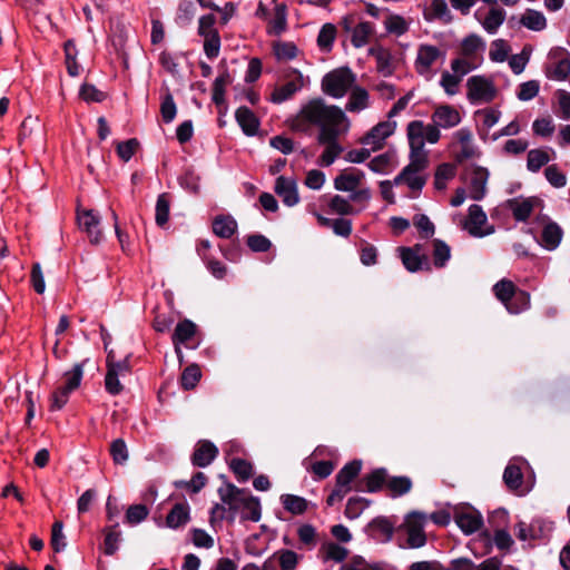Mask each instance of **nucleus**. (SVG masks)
I'll return each mask as SVG.
<instances>
[{
	"label": "nucleus",
	"instance_id": "nucleus-26",
	"mask_svg": "<svg viewBox=\"0 0 570 570\" xmlns=\"http://www.w3.org/2000/svg\"><path fill=\"white\" fill-rule=\"evenodd\" d=\"M505 207L512 212L515 220L525 222L533 210V200L511 198L505 202Z\"/></svg>",
	"mask_w": 570,
	"mask_h": 570
},
{
	"label": "nucleus",
	"instance_id": "nucleus-64",
	"mask_svg": "<svg viewBox=\"0 0 570 570\" xmlns=\"http://www.w3.org/2000/svg\"><path fill=\"white\" fill-rule=\"evenodd\" d=\"M413 225L419 229L423 238H430L435 233V226L424 214H417L413 218Z\"/></svg>",
	"mask_w": 570,
	"mask_h": 570
},
{
	"label": "nucleus",
	"instance_id": "nucleus-35",
	"mask_svg": "<svg viewBox=\"0 0 570 570\" xmlns=\"http://www.w3.org/2000/svg\"><path fill=\"white\" fill-rule=\"evenodd\" d=\"M432 257L433 265L436 268H443L451 258V248L442 239L435 238L432 240Z\"/></svg>",
	"mask_w": 570,
	"mask_h": 570
},
{
	"label": "nucleus",
	"instance_id": "nucleus-25",
	"mask_svg": "<svg viewBox=\"0 0 570 570\" xmlns=\"http://www.w3.org/2000/svg\"><path fill=\"white\" fill-rule=\"evenodd\" d=\"M387 475V470L384 468L373 470L361 480V484L364 485V488L360 490H365L370 493L380 491L383 485L386 487Z\"/></svg>",
	"mask_w": 570,
	"mask_h": 570
},
{
	"label": "nucleus",
	"instance_id": "nucleus-47",
	"mask_svg": "<svg viewBox=\"0 0 570 570\" xmlns=\"http://www.w3.org/2000/svg\"><path fill=\"white\" fill-rule=\"evenodd\" d=\"M87 362L85 360L83 362L77 363L73 365V367L70 371L65 372L63 379L65 383L62 386H65V390L75 391L79 387L82 376H83V365Z\"/></svg>",
	"mask_w": 570,
	"mask_h": 570
},
{
	"label": "nucleus",
	"instance_id": "nucleus-36",
	"mask_svg": "<svg viewBox=\"0 0 570 570\" xmlns=\"http://www.w3.org/2000/svg\"><path fill=\"white\" fill-rule=\"evenodd\" d=\"M520 23L532 31H542L547 27V19L540 11L527 9L520 19Z\"/></svg>",
	"mask_w": 570,
	"mask_h": 570
},
{
	"label": "nucleus",
	"instance_id": "nucleus-29",
	"mask_svg": "<svg viewBox=\"0 0 570 570\" xmlns=\"http://www.w3.org/2000/svg\"><path fill=\"white\" fill-rule=\"evenodd\" d=\"M102 532L105 534L104 553L106 556H114L119 549V543L121 541V531L119 530V523L116 522L112 525L104 528Z\"/></svg>",
	"mask_w": 570,
	"mask_h": 570
},
{
	"label": "nucleus",
	"instance_id": "nucleus-50",
	"mask_svg": "<svg viewBox=\"0 0 570 570\" xmlns=\"http://www.w3.org/2000/svg\"><path fill=\"white\" fill-rule=\"evenodd\" d=\"M530 306V295L525 291L518 289L514 292L513 298L504 306L511 314H519Z\"/></svg>",
	"mask_w": 570,
	"mask_h": 570
},
{
	"label": "nucleus",
	"instance_id": "nucleus-60",
	"mask_svg": "<svg viewBox=\"0 0 570 570\" xmlns=\"http://www.w3.org/2000/svg\"><path fill=\"white\" fill-rule=\"evenodd\" d=\"M340 570H384V568L380 563H368L361 556H354L347 563L342 564Z\"/></svg>",
	"mask_w": 570,
	"mask_h": 570
},
{
	"label": "nucleus",
	"instance_id": "nucleus-45",
	"mask_svg": "<svg viewBox=\"0 0 570 570\" xmlns=\"http://www.w3.org/2000/svg\"><path fill=\"white\" fill-rule=\"evenodd\" d=\"M232 82V77L227 70H224L219 73V76L215 79L213 85V96L212 99L214 104L222 105L225 101V88L227 85Z\"/></svg>",
	"mask_w": 570,
	"mask_h": 570
},
{
	"label": "nucleus",
	"instance_id": "nucleus-19",
	"mask_svg": "<svg viewBox=\"0 0 570 570\" xmlns=\"http://www.w3.org/2000/svg\"><path fill=\"white\" fill-rule=\"evenodd\" d=\"M366 532L379 542H389L393 537L394 525L387 518L377 517L367 524Z\"/></svg>",
	"mask_w": 570,
	"mask_h": 570
},
{
	"label": "nucleus",
	"instance_id": "nucleus-1",
	"mask_svg": "<svg viewBox=\"0 0 570 570\" xmlns=\"http://www.w3.org/2000/svg\"><path fill=\"white\" fill-rule=\"evenodd\" d=\"M294 131L311 134L318 129L316 140L325 148L320 156V165L328 167L340 157L344 148L338 138L348 132L351 121L344 110L327 105L322 98H313L302 105L299 111L288 120Z\"/></svg>",
	"mask_w": 570,
	"mask_h": 570
},
{
	"label": "nucleus",
	"instance_id": "nucleus-18",
	"mask_svg": "<svg viewBox=\"0 0 570 570\" xmlns=\"http://www.w3.org/2000/svg\"><path fill=\"white\" fill-rule=\"evenodd\" d=\"M218 455V448L208 440H200L191 455V463L197 468L208 466Z\"/></svg>",
	"mask_w": 570,
	"mask_h": 570
},
{
	"label": "nucleus",
	"instance_id": "nucleus-57",
	"mask_svg": "<svg viewBox=\"0 0 570 570\" xmlns=\"http://www.w3.org/2000/svg\"><path fill=\"white\" fill-rule=\"evenodd\" d=\"M149 514V510L145 504H132L128 507L125 520L130 525H137L145 521Z\"/></svg>",
	"mask_w": 570,
	"mask_h": 570
},
{
	"label": "nucleus",
	"instance_id": "nucleus-9",
	"mask_svg": "<svg viewBox=\"0 0 570 570\" xmlns=\"http://www.w3.org/2000/svg\"><path fill=\"white\" fill-rule=\"evenodd\" d=\"M488 217L480 205L473 204L469 207L468 218L464 228L473 237H484L494 233V226L490 225L485 229L482 227L487 224Z\"/></svg>",
	"mask_w": 570,
	"mask_h": 570
},
{
	"label": "nucleus",
	"instance_id": "nucleus-21",
	"mask_svg": "<svg viewBox=\"0 0 570 570\" xmlns=\"http://www.w3.org/2000/svg\"><path fill=\"white\" fill-rule=\"evenodd\" d=\"M262 518V507L259 499L249 494L244 489V494L242 495V508H240V519L242 521H252L258 522Z\"/></svg>",
	"mask_w": 570,
	"mask_h": 570
},
{
	"label": "nucleus",
	"instance_id": "nucleus-52",
	"mask_svg": "<svg viewBox=\"0 0 570 570\" xmlns=\"http://www.w3.org/2000/svg\"><path fill=\"white\" fill-rule=\"evenodd\" d=\"M371 504V501L362 497H352L348 499L345 508L347 519H357L362 512Z\"/></svg>",
	"mask_w": 570,
	"mask_h": 570
},
{
	"label": "nucleus",
	"instance_id": "nucleus-4",
	"mask_svg": "<svg viewBox=\"0 0 570 570\" xmlns=\"http://www.w3.org/2000/svg\"><path fill=\"white\" fill-rule=\"evenodd\" d=\"M355 75L348 67L327 72L322 79V90L333 98H342L353 87Z\"/></svg>",
	"mask_w": 570,
	"mask_h": 570
},
{
	"label": "nucleus",
	"instance_id": "nucleus-2",
	"mask_svg": "<svg viewBox=\"0 0 570 570\" xmlns=\"http://www.w3.org/2000/svg\"><path fill=\"white\" fill-rule=\"evenodd\" d=\"M406 135L410 145V158L422 160L428 166V153L424 150L425 142L436 144L441 138V131L434 124L425 125L422 120H413L407 124Z\"/></svg>",
	"mask_w": 570,
	"mask_h": 570
},
{
	"label": "nucleus",
	"instance_id": "nucleus-16",
	"mask_svg": "<svg viewBox=\"0 0 570 570\" xmlns=\"http://www.w3.org/2000/svg\"><path fill=\"white\" fill-rule=\"evenodd\" d=\"M365 174L356 168L342 170L333 181L334 188L338 191L353 193L364 179Z\"/></svg>",
	"mask_w": 570,
	"mask_h": 570
},
{
	"label": "nucleus",
	"instance_id": "nucleus-39",
	"mask_svg": "<svg viewBox=\"0 0 570 570\" xmlns=\"http://www.w3.org/2000/svg\"><path fill=\"white\" fill-rule=\"evenodd\" d=\"M370 55L376 60V69L384 76H390L393 72L392 69V56L389 50L384 48H371Z\"/></svg>",
	"mask_w": 570,
	"mask_h": 570
},
{
	"label": "nucleus",
	"instance_id": "nucleus-59",
	"mask_svg": "<svg viewBox=\"0 0 570 570\" xmlns=\"http://www.w3.org/2000/svg\"><path fill=\"white\" fill-rule=\"evenodd\" d=\"M170 202L167 194H160L156 202V224L164 226L169 219Z\"/></svg>",
	"mask_w": 570,
	"mask_h": 570
},
{
	"label": "nucleus",
	"instance_id": "nucleus-6",
	"mask_svg": "<svg viewBox=\"0 0 570 570\" xmlns=\"http://www.w3.org/2000/svg\"><path fill=\"white\" fill-rule=\"evenodd\" d=\"M468 99L471 104L490 102L494 99L497 90L491 80L483 76H472L466 81Z\"/></svg>",
	"mask_w": 570,
	"mask_h": 570
},
{
	"label": "nucleus",
	"instance_id": "nucleus-43",
	"mask_svg": "<svg viewBox=\"0 0 570 570\" xmlns=\"http://www.w3.org/2000/svg\"><path fill=\"white\" fill-rule=\"evenodd\" d=\"M455 166L450 163H443L438 166L434 175V187L438 190H443L446 188L448 180L452 179L455 176Z\"/></svg>",
	"mask_w": 570,
	"mask_h": 570
},
{
	"label": "nucleus",
	"instance_id": "nucleus-17",
	"mask_svg": "<svg viewBox=\"0 0 570 570\" xmlns=\"http://www.w3.org/2000/svg\"><path fill=\"white\" fill-rule=\"evenodd\" d=\"M442 56L441 50L432 45H421L417 50L415 69L421 76L430 72L431 67Z\"/></svg>",
	"mask_w": 570,
	"mask_h": 570
},
{
	"label": "nucleus",
	"instance_id": "nucleus-27",
	"mask_svg": "<svg viewBox=\"0 0 570 570\" xmlns=\"http://www.w3.org/2000/svg\"><path fill=\"white\" fill-rule=\"evenodd\" d=\"M237 230V222L230 215H218L213 220V232L220 238H230Z\"/></svg>",
	"mask_w": 570,
	"mask_h": 570
},
{
	"label": "nucleus",
	"instance_id": "nucleus-63",
	"mask_svg": "<svg viewBox=\"0 0 570 570\" xmlns=\"http://www.w3.org/2000/svg\"><path fill=\"white\" fill-rule=\"evenodd\" d=\"M274 556L278 557L282 570H294L298 563L299 557L293 550L282 549Z\"/></svg>",
	"mask_w": 570,
	"mask_h": 570
},
{
	"label": "nucleus",
	"instance_id": "nucleus-14",
	"mask_svg": "<svg viewBox=\"0 0 570 570\" xmlns=\"http://www.w3.org/2000/svg\"><path fill=\"white\" fill-rule=\"evenodd\" d=\"M274 190L282 198L284 205L288 207H293L299 202L297 183L294 178L278 176L275 180Z\"/></svg>",
	"mask_w": 570,
	"mask_h": 570
},
{
	"label": "nucleus",
	"instance_id": "nucleus-61",
	"mask_svg": "<svg viewBox=\"0 0 570 570\" xmlns=\"http://www.w3.org/2000/svg\"><path fill=\"white\" fill-rule=\"evenodd\" d=\"M110 454L115 464H125L129 458L126 442L122 439H116L110 445Z\"/></svg>",
	"mask_w": 570,
	"mask_h": 570
},
{
	"label": "nucleus",
	"instance_id": "nucleus-23",
	"mask_svg": "<svg viewBox=\"0 0 570 570\" xmlns=\"http://www.w3.org/2000/svg\"><path fill=\"white\" fill-rule=\"evenodd\" d=\"M370 107V95L366 89L360 86L351 88L348 101L345 105V110L348 112H361Z\"/></svg>",
	"mask_w": 570,
	"mask_h": 570
},
{
	"label": "nucleus",
	"instance_id": "nucleus-34",
	"mask_svg": "<svg viewBox=\"0 0 570 570\" xmlns=\"http://www.w3.org/2000/svg\"><path fill=\"white\" fill-rule=\"evenodd\" d=\"M362 461L353 460L346 463L336 474V483L344 488H351V482L360 474Z\"/></svg>",
	"mask_w": 570,
	"mask_h": 570
},
{
	"label": "nucleus",
	"instance_id": "nucleus-48",
	"mask_svg": "<svg viewBox=\"0 0 570 570\" xmlns=\"http://www.w3.org/2000/svg\"><path fill=\"white\" fill-rule=\"evenodd\" d=\"M65 58H66V67L67 71L71 77H76L80 73V66L77 63L76 57L78 55V50L73 40H67L63 46Z\"/></svg>",
	"mask_w": 570,
	"mask_h": 570
},
{
	"label": "nucleus",
	"instance_id": "nucleus-8",
	"mask_svg": "<svg viewBox=\"0 0 570 570\" xmlns=\"http://www.w3.org/2000/svg\"><path fill=\"white\" fill-rule=\"evenodd\" d=\"M286 78L288 79L286 83L274 89L271 97L272 102L282 104L287 101L305 86L304 76L297 69H288Z\"/></svg>",
	"mask_w": 570,
	"mask_h": 570
},
{
	"label": "nucleus",
	"instance_id": "nucleus-40",
	"mask_svg": "<svg viewBox=\"0 0 570 570\" xmlns=\"http://www.w3.org/2000/svg\"><path fill=\"white\" fill-rule=\"evenodd\" d=\"M281 502L286 511L295 515L303 514L308 507L306 499L295 494H282Z\"/></svg>",
	"mask_w": 570,
	"mask_h": 570
},
{
	"label": "nucleus",
	"instance_id": "nucleus-41",
	"mask_svg": "<svg viewBox=\"0 0 570 570\" xmlns=\"http://www.w3.org/2000/svg\"><path fill=\"white\" fill-rule=\"evenodd\" d=\"M505 20V11L501 8H491L487 17L483 21H481L483 29L490 33L494 35L500 26Z\"/></svg>",
	"mask_w": 570,
	"mask_h": 570
},
{
	"label": "nucleus",
	"instance_id": "nucleus-44",
	"mask_svg": "<svg viewBox=\"0 0 570 570\" xmlns=\"http://www.w3.org/2000/svg\"><path fill=\"white\" fill-rule=\"evenodd\" d=\"M395 158L394 151H385L383 154H380L375 156L371 161L367 164V167L373 171L377 174H383L389 170L393 166Z\"/></svg>",
	"mask_w": 570,
	"mask_h": 570
},
{
	"label": "nucleus",
	"instance_id": "nucleus-22",
	"mask_svg": "<svg viewBox=\"0 0 570 570\" xmlns=\"http://www.w3.org/2000/svg\"><path fill=\"white\" fill-rule=\"evenodd\" d=\"M235 118L246 136H254L259 129V120L247 107L242 106L235 112Z\"/></svg>",
	"mask_w": 570,
	"mask_h": 570
},
{
	"label": "nucleus",
	"instance_id": "nucleus-11",
	"mask_svg": "<svg viewBox=\"0 0 570 570\" xmlns=\"http://www.w3.org/2000/svg\"><path fill=\"white\" fill-rule=\"evenodd\" d=\"M563 229L548 216L542 217V230L538 244L544 249L552 252L557 249L562 240Z\"/></svg>",
	"mask_w": 570,
	"mask_h": 570
},
{
	"label": "nucleus",
	"instance_id": "nucleus-31",
	"mask_svg": "<svg viewBox=\"0 0 570 570\" xmlns=\"http://www.w3.org/2000/svg\"><path fill=\"white\" fill-rule=\"evenodd\" d=\"M413 483L409 476H387L386 480V489L389 491V497L399 498L412 490Z\"/></svg>",
	"mask_w": 570,
	"mask_h": 570
},
{
	"label": "nucleus",
	"instance_id": "nucleus-15",
	"mask_svg": "<svg viewBox=\"0 0 570 570\" xmlns=\"http://www.w3.org/2000/svg\"><path fill=\"white\" fill-rule=\"evenodd\" d=\"M431 119L434 126H438V129L453 128L462 120L459 110L450 105L438 106L433 111Z\"/></svg>",
	"mask_w": 570,
	"mask_h": 570
},
{
	"label": "nucleus",
	"instance_id": "nucleus-20",
	"mask_svg": "<svg viewBox=\"0 0 570 570\" xmlns=\"http://www.w3.org/2000/svg\"><path fill=\"white\" fill-rule=\"evenodd\" d=\"M454 520L458 527L465 533L471 534L480 530L483 524L482 517L474 510L462 509L455 512Z\"/></svg>",
	"mask_w": 570,
	"mask_h": 570
},
{
	"label": "nucleus",
	"instance_id": "nucleus-10",
	"mask_svg": "<svg viewBox=\"0 0 570 570\" xmlns=\"http://www.w3.org/2000/svg\"><path fill=\"white\" fill-rule=\"evenodd\" d=\"M394 121H381L361 138L363 146H368L373 151L381 149L385 140L394 132Z\"/></svg>",
	"mask_w": 570,
	"mask_h": 570
},
{
	"label": "nucleus",
	"instance_id": "nucleus-33",
	"mask_svg": "<svg viewBox=\"0 0 570 570\" xmlns=\"http://www.w3.org/2000/svg\"><path fill=\"white\" fill-rule=\"evenodd\" d=\"M374 33V26L368 21L356 24L351 33V42L355 48H362L368 43L370 37Z\"/></svg>",
	"mask_w": 570,
	"mask_h": 570
},
{
	"label": "nucleus",
	"instance_id": "nucleus-56",
	"mask_svg": "<svg viewBox=\"0 0 570 570\" xmlns=\"http://www.w3.org/2000/svg\"><path fill=\"white\" fill-rule=\"evenodd\" d=\"M336 36V28L332 23H325L317 36V45L322 50L330 51Z\"/></svg>",
	"mask_w": 570,
	"mask_h": 570
},
{
	"label": "nucleus",
	"instance_id": "nucleus-49",
	"mask_svg": "<svg viewBox=\"0 0 570 570\" xmlns=\"http://www.w3.org/2000/svg\"><path fill=\"white\" fill-rule=\"evenodd\" d=\"M385 29L389 33L402 36L409 31L410 23L399 14L390 13L384 20Z\"/></svg>",
	"mask_w": 570,
	"mask_h": 570
},
{
	"label": "nucleus",
	"instance_id": "nucleus-46",
	"mask_svg": "<svg viewBox=\"0 0 570 570\" xmlns=\"http://www.w3.org/2000/svg\"><path fill=\"white\" fill-rule=\"evenodd\" d=\"M328 208L332 213L341 216L354 215L357 213L351 204L350 196L345 198L341 195H334L330 199Z\"/></svg>",
	"mask_w": 570,
	"mask_h": 570
},
{
	"label": "nucleus",
	"instance_id": "nucleus-13",
	"mask_svg": "<svg viewBox=\"0 0 570 570\" xmlns=\"http://www.w3.org/2000/svg\"><path fill=\"white\" fill-rule=\"evenodd\" d=\"M489 170L481 166H473L469 178V197L473 200H482L487 195Z\"/></svg>",
	"mask_w": 570,
	"mask_h": 570
},
{
	"label": "nucleus",
	"instance_id": "nucleus-62",
	"mask_svg": "<svg viewBox=\"0 0 570 570\" xmlns=\"http://www.w3.org/2000/svg\"><path fill=\"white\" fill-rule=\"evenodd\" d=\"M510 48L503 39H495L491 43L489 57L494 62H503L508 58Z\"/></svg>",
	"mask_w": 570,
	"mask_h": 570
},
{
	"label": "nucleus",
	"instance_id": "nucleus-42",
	"mask_svg": "<svg viewBox=\"0 0 570 570\" xmlns=\"http://www.w3.org/2000/svg\"><path fill=\"white\" fill-rule=\"evenodd\" d=\"M492 291L495 297L505 306L513 298L517 286L512 281L503 278L493 285Z\"/></svg>",
	"mask_w": 570,
	"mask_h": 570
},
{
	"label": "nucleus",
	"instance_id": "nucleus-54",
	"mask_svg": "<svg viewBox=\"0 0 570 570\" xmlns=\"http://www.w3.org/2000/svg\"><path fill=\"white\" fill-rule=\"evenodd\" d=\"M503 481L510 490H518L523 482L521 469L515 464H509L503 472Z\"/></svg>",
	"mask_w": 570,
	"mask_h": 570
},
{
	"label": "nucleus",
	"instance_id": "nucleus-12",
	"mask_svg": "<svg viewBox=\"0 0 570 570\" xmlns=\"http://www.w3.org/2000/svg\"><path fill=\"white\" fill-rule=\"evenodd\" d=\"M400 256L404 267L411 273H415L421 269H430L429 259L423 254V248L421 245H415L413 247H401Z\"/></svg>",
	"mask_w": 570,
	"mask_h": 570
},
{
	"label": "nucleus",
	"instance_id": "nucleus-58",
	"mask_svg": "<svg viewBox=\"0 0 570 570\" xmlns=\"http://www.w3.org/2000/svg\"><path fill=\"white\" fill-rule=\"evenodd\" d=\"M277 60H293L297 56V47L293 42L277 41L273 46Z\"/></svg>",
	"mask_w": 570,
	"mask_h": 570
},
{
	"label": "nucleus",
	"instance_id": "nucleus-5",
	"mask_svg": "<svg viewBox=\"0 0 570 570\" xmlns=\"http://www.w3.org/2000/svg\"><path fill=\"white\" fill-rule=\"evenodd\" d=\"M548 58L546 76L558 81L566 80L570 73V53L564 48L556 47L550 50Z\"/></svg>",
	"mask_w": 570,
	"mask_h": 570
},
{
	"label": "nucleus",
	"instance_id": "nucleus-28",
	"mask_svg": "<svg viewBox=\"0 0 570 570\" xmlns=\"http://www.w3.org/2000/svg\"><path fill=\"white\" fill-rule=\"evenodd\" d=\"M424 18L428 21L439 19L445 23H450L453 19L445 0H430V6L424 11Z\"/></svg>",
	"mask_w": 570,
	"mask_h": 570
},
{
	"label": "nucleus",
	"instance_id": "nucleus-55",
	"mask_svg": "<svg viewBox=\"0 0 570 570\" xmlns=\"http://www.w3.org/2000/svg\"><path fill=\"white\" fill-rule=\"evenodd\" d=\"M202 377L200 368L197 364L187 366L180 376V384L184 390L188 391L194 389Z\"/></svg>",
	"mask_w": 570,
	"mask_h": 570
},
{
	"label": "nucleus",
	"instance_id": "nucleus-3",
	"mask_svg": "<svg viewBox=\"0 0 570 570\" xmlns=\"http://www.w3.org/2000/svg\"><path fill=\"white\" fill-rule=\"evenodd\" d=\"M217 493L222 503H215L210 509V522L227 520L229 523H233L242 508L244 489H239L235 484L225 481L218 488Z\"/></svg>",
	"mask_w": 570,
	"mask_h": 570
},
{
	"label": "nucleus",
	"instance_id": "nucleus-38",
	"mask_svg": "<svg viewBox=\"0 0 570 570\" xmlns=\"http://www.w3.org/2000/svg\"><path fill=\"white\" fill-rule=\"evenodd\" d=\"M550 161L549 150L544 148L531 149L527 157V168L531 173H538Z\"/></svg>",
	"mask_w": 570,
	"mask_h": 570
},
{
	"label": "nucleus",
	"instance_id": "nucleus-53",
	"mask_svg": "<svg viewBox=\"0 0 570 570\" xmlns=\"http://www.w3.org/2000/svg\"><path fill=\"white\" fill-rule=\"evenodd\" d=\"M229 468L234 472L239 482L247 481L253 475L254 472L253 465L248 461L239 458H234L229 462Z\"/></svg>",
	"mask_w": 570,
	"mask_h": 570
},
{
	"label": "nucleus",
	"instance_id": "nucleus-24",
	"mask_svg": "<svg viewBox=\"0 0 570 570\" xmlns=\"http://www.w3.org/2000/svg\"><path fill=\"white\" fill-rule=\"evenodd\" d=\"M196 333V325L190 320L179 322L173 333L171 340L175 345V351L178 355L181 354L180 344L187 343Z\"/></svg>",
	"mask_w": 570,
	"mask_h": 570
},
{
	"label": "nucleus",
	"instance_id": "nucleus-32",
	"mask_svg": "<svg viewBox=\"0 0 570 570\" xmlns=\"http://www.w3.org/2000/svg\"><path fill=\"white\" fill-rule=\"evenodd\" d=\"M287 27V7L285 3H277L274 8V17L269 22L268 33L281 36Z\"/></svg>",
	"mask_w": 570,
	"mask_h": 570
},
{
	"label": "nucleus",
	"instance_id": "nucleus-51",
	"mask_svg": "<svg viewBox=\"0 0 570 570\" xmlns=\"http://www.w3.org/2000/svg\"><path fill=\"white\" fill-rule=\"evenodd\" d=\"M321 551L324 553V561L332 560L337 563L343 562L348 556V550L335 542L324 543Z\"/></svg>",
	"mask_w": 570,
	"mask_h": 570
},
{
	"label": "nucleus",
	"instance_id": "nucleus-30",
	"mask_svg": "<svg viewBox=\"0 0 570 570\" xmlns=\"http://www.w3.org/2000/svg\"><path fill=\"white\" fill-rule=\"evenodd\" d=\"M189 521V507L187 503H176L166 517V524L177 529Z\"/></svg>",
	"mask_w": 570,
	"mask_h": 570
},
{
	"label": "nucleus",
	"instance_id": "nucleus-7",
	"mask_svg": "<svg viewBox=\"0 0 570 570\" xmlns=\"http://www.w3.org/2000/svg\"><path fill=\"white\" fill-rule=\"evenodd\" d=\"M77 220L80 229L86 233L90 244L99 245L104 240V234L100 228V216L92 209L77 212Z\"/></svg>",
	"mask_w": 570,
	"mask_h": 570
},
{
	"label": "nucleus",
	"instance_id": "nucleus-37",
	"mask_svg": "<svg viewBox=\"0 0 570 570\" xmlns=\"http://www.w3.org/2000/svg\"><path fill=\"white\" fill-rule=\"evenodd\" d=\"M484 40L475 35H469L461 42V55L465 58L473 59L479 51H484Z\"/></svg>",
	"mask_w": 570,
	"mask_h": 570
}]
</instances>
